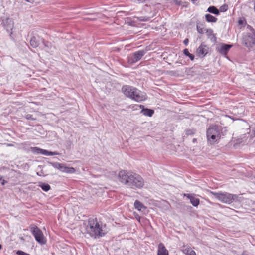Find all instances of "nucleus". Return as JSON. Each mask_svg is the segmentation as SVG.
Returning a JSON list of instances; mask_svg holds the SVG:
<instances>
[{
	"instance_id": "nucleus-33",
	"label": "nucleus",
	"mask_w": 255,
	"mask_h": 255,
	"mask_svg": "<svg viewBox=\"0 0 255 255\" xmlns=\"http://www.w3.org/2000/svg\"><path fill=\"white\" fill-rule=\"evenodd\" d=\"M188 42H189V40H188V39L186 38L185 39L184 41H183V43L185 45H187L188 43Z\"/></svg>"
},
{
	"instance_id": "nucleus-24",
	"label": "nucleus",
	"mask_w": 255,
	"mask_h": 255,
	"mask_svg": "<svg viewBox=\"0 0 255 255\" xmlns=\"http://www.w3.org/2000/svg\"><path fill=\"white\" fill-rule=\"evenodd\" d=\"M42 154L47 156H53L59 155V153L57 152H51L44 149L43 152H42Z\"/></svg>"
},
{
	"instance_id": "nucleus-21",
	"label": "nucleus",
	"mask_w": 255,
	"mask_h": 255,
	"mask_svg": "<svg viewBox=\"0 0 255 255\" xmlns=\"http://www.w3.org/2000/svg\"><path fill=\"white\" fill-rule=\"evenodd\" d=\"M31 151L35 154H42V152H43L44 149L39 148L37 147H31L30 148Z\"/></svg>"
},
{
	"instance_id": "nucleus-36",
	"label": "nucleus",
	"mask_w": 255,
	"mask_h": 255,
	"mask_svg": "<svg viewBox=\"0 0 255 255\" xmlns=\"http://www.w3.org/2000/svg\"><path fill=\"white\" fill-rule=\"evenodd\" d=\"M252 133H253L254 136L255 137V128L252 130Z\"/></svg>"
},
{
	"instance_id": "nucleus-8",
	"label": "nucleus",
	"mask_w": 255,
	"mask_h": 255,
	"mask_svg": "<svg viewBox=\"0 0 255 255\" xmlns=\"http://www.w3.org/2000/svg\"><path fill=\"white\" fill-rule=\"evenodd\" d=\"M146 53V50H144L136 51L129 56L128 61L130 63H135L139 61Z\"/></svg>"
},
{
	"instance_id": "nucleus-28",
	"label": "nucleus",
	"mask_w": 255,
	"mask_h": 255,
	"mask_svg": "<svg viewBox=\"0 0 255 255\" xmlns=\"http://www.w3.org/2000/svg\"><path fill=\"white\" fill-rule=\"evenodd\" d=\"M25 118L27 120H35L36 118L33 117V116L31 114H27L25 116Z\"/></svg>"
},
{
	"instance_id": "nucleus-10",
	"label": "nucleus",
	"mask_w": 255,
	"mask_h": 255,
	"mask_svg": "<svg viewBox=\"0 0 255 255\" xmlns=\"http://www.w3.org/2000/svg\"><path fill=\"white\" fill-rule=\"evenodd\" d=\"M184 196L190 200V203L193 206L197 207L199 204L200 200L195 197V194H184Z\"/></svg>"
},
{
	"instance_id": "nucleus-3",
	"label": "nucleus",
	"mask_w": 255,
	"mask_h": 255,
	"mask_svg": "<svg viewBox=\"0 0 255 255\" xmlns=\"http://www.w3.org/2000/svg\"><path fill=\"white\" fill-rule=\"evenodd\" d=\"M122 90L126 96L138 102L144 101L147 98L146 94L145 93L130 86H124Z\"/></svg>"
},
{
	"instance_id": "nucleus-6",
	"label": "nucleus",
	"mask_w": 255,
	"mask_h": 255,
	"mask_svg": "<svg viewBox=\"0 0 255 255\" xmlns=\"http://www.w3.org/2000/svg\"><path fill=\"white\" fill-rule=\"evenodd\" d=\"M207 137L211 143H214L219 140L220 138L219 128L216 126L209 127L207 131Z\"/></svg>"
},
{
	"instance_id": "nucleus-32",
	"label": "nucleus",
	"mask_w": 255,
	"mask_h": 255,
	"mask_svg": "<svg viewBox=\"0 0 255 255\" xmlns=\"http://www.w3.org/2000/svg\"><path fill=\"white\" fill-rule=\"evenodd\" d=\"M173 2L174 4L178 5H180L181 4V1L180 0H173Z\"/></svg>"
},
{
	"instance_id": "nucleus-1",
	"label": "nucleus",
	"mask_w": 255,
	"mask_h": 255,
	"mask_svg": "<svg viewBox=\"0 0 255 255\" xmlns=\"http://www.w3.org/2000/svg\"><path fill=\"white\" fill-rule=\"evenodd\" d=\"M118 179L122 184L133 189L141 188L144 185V180L141 176L129 171H120Z\"/></svg>"
},
{
	"instance_id": "nucleus-40",
	"label": "nucleus",
	"mask_w": 255,
	"mask_h": 255,
	"mask_svg": "<svg viewBox=\"0 0 255 255\" xmlns=\"http://www.w3.org/2000/svg\"><path fill=\"white\" fill-rule=\"evenodd\" d=\"M2 248V246L1 244H0V250Z\"/></svg>"
},
{
	"instance_id": "nucleus-30",
	"label": "nucleus",
	"mask_w": 255,
	"mask_h": 255,
	"mask_svg": "<svg viewBox=\"0 0 255 255\" xmlns=\"http://www.w3.org/2000/svg\"><path fill=\"white\" fill-rule=\"evenodd\" d=\"M206 32L208 33L209 37L212 35V34H213V30L211 29H206Z\"/></svg>"
},
{
	"instance_id": "nucleus-13",
	"label": "nucleus",
	"mask_w": 255,
	"mask_h": 255,
	"mask_svg": "<svg viewBox=\"0 0 255 255\" xmlns=\"http://www.w3.org/2000/svg\"><path fill=\"white\" fill-rule=\"evenodd\" d=\"M61 172L66 173H74L75 172L76 170L73 167H68L66 166L65 164L62 163L61 167L60 170Z\"/></svg>"
},
{
	"instance_id": "nucleus-12",
	"label": "nucleus",
	"mask_w": 255,
	"mask_h": 255,
	"mask_svg": "<svg viewBox=\"0 0 255 255\" xmlns=\"http://www.w3.org/2000/svg\"><path fill=\"white\" fill-rule=\"evenodd\" d=\"M157 255H168V251L163 243L158 245Z\"/></svg>"
},
{
	"instance_id": "nucleus-7",
	"label": "nucleus",
	"mask_w": 255,
	"mask_h": 255,
	"mask_svg": "<svg viewBox=\"0 0 255 255\" xmlns=\"http://www.w3.org/2000/svg\"><path fill=\"white\" fill-rule=\"evenodd\" d=\"M29 229L37 242L41 245H44L46 243V240L43 234L39 228L34 225H32L30 226Z\"/></svg>"
},
{
	"instance_id": "nucleus-25",
	"label": "nucleus",
	"mask_w": 255,
	"mask_h": 255,
	"mask_svg": "<svg viewBox=\"0 0 255 255\" xmlns=\"http://www.w3.org/2000/svg\"><path fill=\"white\" fill-rule=\"evenodd\" d=\"M183 53L185 55L188 56L191 60H193L194 56L193 54H190L187 49H185L183 50Z\"/></svg>"
},
{
	"instance_id": "nucleus-23",
	"label": "nucleus",
	"mask_w": 255,
	"mask_h": 255,
	"mask_svg": "<svg viewBox=\"0 0 255 255\" xmlns=\"http://www.w3.org/2000/svg\"><path fill=\"white\" fill-rule=\"evenodd\" d=\"M196 28L197 31L200 34H203L206 31V29L204 28L203 24H197L196 25Z\"/></svg>"
},
{
	"instance_id": "nucleus-17",
	"label": "nucleus",
	"mask_w": 255,
	"mask_h": 255,
	"mask_svg": "<svg viewBox=\"0 0 255 255\" xmlns=\"http://www.w3.org/2000/svg\"><path fill=\"white\" fill-rule=\"evenodd\" d=\"M134 206L135 209L138 211H141L142 209H145L146 207L139 201L136 200L134 203Z\"/></svg>"
},
{
	"instance_id": "nucleus-22",
	"label": "nucleus",
	"mask_w": 255,
	"mask_h": 255,
	"mask_svg": "<svg viewBox=\"0 0 255 255\" xmlns=\"http://www.w3.org/2000/svg\"><path fill=\"white\" fill-rule=\"evenodd\" d=\"M39 186L40 187L42 190L45 192L49 191L50 189V186L47 183L40 182Z\"/></svg>"
},
{
	"instance_id": "nucleus-14",
	"label": "nucleus",
	"mask_w": 255,
	"mask_h": 255,
	"mask_svg": "<svg viewBox=\"0 0 255 255\" xmlns=\"http://www.w3.org/2000/svg\"><path fill=\"white\" fill-rule=\"evenodd\" d=\"M42 42L46 48V50L48 52H53L55 50V47L53 46L52 44L48 42L45 41L43 38H41Z\"/></svg>"
},
{
	"instance_id": "nucleus-2",
	"label": "nucleus",
	"mask_w": 255,
	"mask_h": 255,
	"mask_svg": "<svg viewBox=\"0 0 255 255\" xmlns=\"http://www.w3.org/2000/svg\"><path fill=\"white\" fill-rule=\"evenodd\" d=\"M86 233L94 239H99L106 234L105 225L99 222L96 218H89L86 225Z\"/></svg>"
},
{
	"instance_id": "nucleus-5",
	"label": "nucleus",
	"mask_w": 255,
	"mask_h": 255,
	"mask_svg": "<svg viewBox=\"0 0 255 255\" xmlns=\"http://www.w3.org/2000/svg\"><path fill=\"white\" fill-rule=\"evenodd\" d=\"M209 192L220 202L226 204L232 203L237 198V195L228 192H214L212 191Z\"/></svg>"
},
{
	"instance_id": "nucleus-39",
	"label": "nucleus",
	"mask_w": 255,
	"mask_h": 255,
	"mask_svg": "<svg viewBox=\"0 0 255 255\" xmlns=\"http://www.w3.org/2000/svg\"><path fill=\"white\" fill-rule=\"evenodd\" d=\"M138 1H141V2H143L145 0H137Z\"/></svg>"
},
{
	"instance_id": "nucleus-34",
	"label": "nucleus",
	"mask_w": 255,
	"mask_h": 255,
	"mask_svg": "<svg viewBox=\"0 0 255 255\" xmlns=\"http://www.w3.org/2000/svg\"><path fill=\"white\" fill-rule=\"evenodd\" d=\"M7 182L6 181H5V180H2V182H1V184H2V185H5V184L6 183H7Z\"/></svg>"
},
{
	"instance_id": "nucleus-18",
	"label": "nucleus",
	"mask_w": 255,
	"mask_h": 255,
	"mask_svg": "<svg viewBox=\"0 0 255 255\" xmlns=\"http://www.w3.org/2000/svg\"><path fill=\"white\" fill-rule=\"evenodd\" d=\"M30 45L33 48H36L39 45V42L35 36H33L30 41Z\"/></svg>"
},
{
	"instance_id": "nucleus-19",
	"label": "nucleus",
	"mask_w": 255,
	"mask_h": 255,
	"mask_svg": "<svg viewBox=\"0 0 255 255\" xmlns=\"http://www.w3.org/2000/svg\"><path fill=\"white\" fill-rule=\"evenodd\" d=\"M205 19L208 22H216L217 20L215 17L211 15L210 14H206L205 15Z\"/></svg>"
},
{
	"instance_id": "nucleus-29",
	"label": "nucleus",
	"mask_w": 255,
	"mask_h": 255,
	"mask_svg": "<svg viewBox=\"0 0 255 255\" xmlns=\"http://www.w3.org/2000/svg\"><path fill=\"white\" fill-rule=\"evenodd\" d=\"M210 38L211 40L213 42H215L216 41V37L214 34H212V35L210 36Z\"/></svg>"
},
{
	"instance_id": "nucleus-4",
	"label": "nucleus",
	"mask_w": 255,
	"mask_h": 255,
	"mask_svg": "<svg viewBox=\"0 0 255 255\" xmlns=\"http://www.w3.org/2000/svg\"><path fill=\"white\" fill-rule=\"evenodd\" d=\"M247 31L242 34L241 43L249 49H255V30L250 25L247 26Z\"/></svg>"
},
{
	"instance_id": "nucleus-27",
	"label": "nucleus",
	"mask_w": 255,
	"mask_h": 255,
	"mask_svg": "<svg viewBox=\"0 0 255 255\" xmlns=\"http://www.w3.org/2000/svg\"><path fill=\"white\" fill-rule=\"evenodd\" d=\"M228 9V5L226 4H224L220 7V11L221 12L226 11Z\"/></svg>"
},
{
	"instance_id": "nucleus-35",
	"label": "nucleus",
	"mask_w": 255,
	"mask_h": 255,
	"mask_svg": "<svg viewBox=\"0 0 255 255\" xmlns=\"http://www.w3.org/2000/svg\"><path fill=\"white\" fill-rule=\"evenodd\" d=\"M27 2L29 3H33L34 0H25Z\"/></svg>"
},
{
	"instance_id": "nucleus-26",
	"label": "nucleus",
	"mask_w": 255,
	"mask_h": 255,
	"mask_svg": "<svg viewBox=\"0 0 255 255\" xmlns=\"http://www.w3.org/2000/svg\"><path fill=\"white\" fill-rule=\"evenodd\" d=\"M50 164H51L54 168L60 170L61 167V164L59 162H50Z\"/></svg>"
},
{
	"instance_id": "nucleus-38",
	"label": "nucleus",
	"mask_w": 255,
	"mask_h": 255,
	"mask_svg": "<svg viewBox=\"0 0 255 255\" xmlns=\"http://www.w3.org/2000/svg\"><path fill=\"white\" fill-rule=\"evenodd\" d=\"M2 180V176L0 175V180Z\"/></svg>"
},
{
	"instance_id": "nucleus-31",
	"label": "nucleus",
	"mask_w": 255,
	"mask_h": 255,
	"mask_svg": "<svg viewBox=\"0 0 255 255\" xmlns=\"http://www.w3.org/2000/svg\"><path fill=\"white\" fill-rule=\"evenodd\" d=\"M10 22H11V21L10 20ZM13 27V22L12 21V23L10 25L6 26V29L7 31H8L9 30H11L12 29Z\"/></svg>"
},
{
	"instance_id": "nucleus-37",
	"label": "nucleus",
	"mask_w": 255,
	"mask_h": 255,
	"mask_svg": "<svg viewBox=\"0 0 255 255\" xmlns=\"http://www.w3.org/2000/svg\"><path fill=\"white\" fill-rule=\"evenodd\" d=\"M239 23L240 24H242L243 23V21L241 20H239Z\"/></svg>"
},
{
	"instance_id": "nucleus-16",
	"label": "nucleus",
	"mask_w": 255,
	"mask_h": 255,
	"mask_svg": "<svg viewBox=\"0 0 255 255\" xmlns=\"http://www.w3.org/2000/svg\"><path fill=\"white\" fill-rule=\"evenodd\" d=\"M182 252L186 255H196L195 252L190 247H185V248L182 250Z\"/></svg>"
},
{
	"instance_id": "nucleus-20",
	"label": "nucleus",
	"mask_w": 255,
	"mask_h": 255,
	"mask_svg": "<svg viewBox=\"0 0 255 255\" xmlns=\"http://www.w3.org/2000/svg\"><path fill=\"white\" fill-rule=\"evenodd\" d=\"M207 11H208L210 13L214 14L215 15L219 14V10L216 7H215L214 6H210L208 8Z\"/></svg>"
},
{
	"instance_id": "nucleus-11",
	"label": "nucleus",
	"mask_w": 255,
	"mask_h": 255,
	"mask_svg": "<svg viewBox=\"0 0 255 255\" xmlns=\"http://www.w3.org/2000/svg\"><path fill=\"white\" fill-rule=\"evenodd\" d=\"M135 107H139L140 109H142L141 111V113H142L144 116H147L149 117H151L154 114V111L151 109H149L147 108L144 109L143 105H136ZM136 110H137V108H136Z\"/></svg>"
},
{
	"instance_id": "nucleus-15",
	"label": "nucleus",
	"mask_w": 255,
	"mask_h": 255,
	"mask_svg": "<svg viewBox=\"0 0 255 255\" xmlns=\"http://www.w3.org/2000/svg\"><path fill=\"white\" fill-rule=\"evenodd\" d=\"M197 52L199 56H205L208 53V50L206 46L201 44L197 49Z\"/></svg>"
},
{
	"instance_id": "nucleus-9",
	"label": "nucleus",
	"mask_w": 255,
	"mask_h": 255,
	"mask_svg": "<svg viewBox=\"0 0 255 255\" xmlns=\"http://www.w3.org/2000/svg\"><path fill=\"white\" fill-rule=\"evenodd\" d=\"M232 45L227 44L225 43H220L219 46L216 48L217 50L221 54L226 56L232 47Z\"/></svg>"
}]
</instances>
